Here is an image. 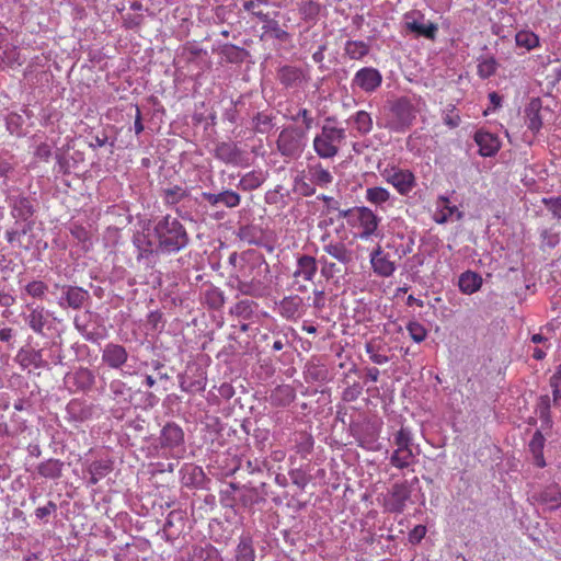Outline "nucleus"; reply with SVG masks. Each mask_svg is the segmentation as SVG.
I'll return each mask as SVG.
<instances>
[{"instance_id":"obj_1","label":"nucleus","mask_w":561,"mask_h":561,"mask_svg":"<svg viewBox=\"0 0 561 561\" xmlns=\"http://www.w3.org/2000/svg\"><path fill=\"white\" fill-rule=\"evenodd\" d=\"M158 248L165 253L179 252L188 244V234L184 226L174 217L167 215L154 226Z\"/></svg>"},{"instance_id":"obj_2","label":"nucleus","mask_w":561,"mask_h":561,"mask_svg":"<svg viewBox=\"0 0 561 561\" xmlns=\"http://www.w3.org/2000/svg\"><path fill=\"white\" fill-rule=\"evenodd\" d=\"M339 216L347 219L348 226L356 231V238L366 241L378 236L381 218L369 207L359 206L350 208L340 211Z\"/></svg>"},{"instance_id":"obj_3","label":"nucleus","mask_w":561,"mask_h":561,"mask_svg":"<svg viewBox=\"0 0 561 561\" xmlns=\"http://www.w3.org/2000/svg\"><path fill=\"white\" fill-rule=\"evenodd\" d=\"M334 121V118L328 117L321 131L313 138V150L321 159L334 158L340 151V146L346 139L345 128L330 124Z\"/></svg>"},{"instance_id":"obj_4","label":"nucleus","mask_w":561,"mask_h":561,"mask_svg":"<svg viewBox=\"0 0 561 561\" xmlns=\"http://www.w3.org/2000/svg\"><path fill=\"white\" fill-rule=\"evenodd\" d=\"M412 433L409 428L401 427L393 435L396 449L390 457V463L398 469H404L415 462L416 456L412 451Z\"/></svg>"},{"instance_id":"obj_5","label":"nucleus","mask_w":561,"mask_h":561,"mask_svg":"<svg viewBox=\"0 0 561 561\" xmlns=\"http://www.w3.org/2000/svg\"><path fill=\"white\" fill-rule=\"evenodd\" d=\"M305 138L306 133L298 127H286L277 137V150L283 157L296 159L305 149Z\"/></svg>"},{"instance_id":"obj_6","label":"nucleus","mask_w":561,"mask_h":561,"mask_svg":"<svg viewBox=\"0 0 561 561\" xmlns=\"http://www.w3.org/2000/svg\"><path fill=\"white\" fill-rule=\"evenodd\" d=\"M411 485L408 481L396 482L383 495L382 506L389 513H402L411 497Z\"/></svg>"},{"instance_id":"obj_7","label":"nucleus","mask_w":561,"mask_h":561,"mask_svg":"<svg viewBox=\"0 0 561 561\" xmlns=\"http://www.w3.org/2000/svg\"><path fill=\"white\" fill-rule=\"evenodd\" d=\"M391 113L394 119L390 123V128L394 131H405L416 116L414 105L408 98L398 99L391 106Z\"/></svg>"},{"instance_id":"obj_8","label":"nucleus","mask_w":561,"mask_h":561,"mask_svg":"<svg viewBox=\"0 0 561 561\" xmlns=\"http://www.w3.org/2000/svg\"><path fill=\"white\" fill-rule=\"evenodd\" d=\"M318 272V263L316 257L301 254L297 256L296 267L293 272V279L296 289L299 291L307 290V286L301 282L312 283Z\"/></svg>"},{"instance_id":"obj_9","label":"nucleus","mask_w":561,"mask_h":561,"mask_svg":"<svg viewBox=\"0 0 561 561\" xmlns=\"http://www.w3.org/2000/svg\"><path fill=\"white\" fill-rule=\"evenodd\" d=\"M397 260L390 251L377 245L370 253V265L374 273L380 277H390L397 270Z\"/></svg>"},{"instance_id":"obj_10","label":"nucleus","mask_w":561,"mask_h":561,"mask_svg":"<svg viewBox=\"0 0 561 561\" xmlns=\"http://www.w3.org/2000/svg\"><path fill=\"white\" fill-rule=\"evenodd\" d=\"M382 175L385 180L401 195H408L416 185L415 176L409 170L392 167L390 169H386Z\"/></svg>"},{"instance_id":"obj_11","label":"nucleus","mask_w":561,"mask_h":561,"mask_svg":"<svg viewBox=\"0 0 561 561\" xmlns=\"http://www.w3.org/2000/svg\"><path fill=\"white\" fill-rule=\"evenodd\" d=\"M382 83L381 72L374 67H364L356 71L351 85L366 93L375 92Z\"/></svg>"},{"instance_id":"obj_12","label":"nucleus","mask_w":561,"mask_h":561,"mask_svg":"<svg viewBox=\"0 0 561 561\" xmlns=\"http://www.w3.org/2000/svg\"><path fill=\"white\" fill-rule=\"evenodd\" d=\"M473 139L479 147V154L482 157H493L501 149L499 137L485 130H477Z\"/></svg>"},{"instance_id":"obj_13","label":"nucleus","mask_w":561,"mask_h":561,"mask_svg":"<svg viewBox=\"0 0 561 561\" xmlns=\"http://www.w3.org/2000/svg\"><path fill=\"white\" fill-rule=\"evenodd\" d=\"M128 358L126 348L123 345L108 343L102 351V360L111 368H121Z\"/></svg>"},{"instance_id":"obj_14","label":"nucleus","mask_w":561,"mask_h":561,"mask_svg":"<svg viewBox=\"0 0 561 561\" xmlns=\"http://www.w3.org/2000/svg\"><path fill=\"white\" fill-rule=\"evenodd\" d=\"M305 172L310 182L322 188L329 187L334 180L333 174L321 162L308 163Z\"/></svg>"},{"instance_id":"obj_15","label":"nucleus","mask_w":561,"mask_h":561,"mask_svg":"<svg viewBox=\"0 0 561 561\" xmlns=\"http://www.w3.org/2000/svg\"><path fill=\"white\" fill-rule=\"evenodd\" d=\"M541 100L531 99L525 108V123L529 130L537 134L542 127Z\"/></svg>"},{"instance_id":"obj_16","label":"nucleus","mask_w":561,"mask_h":561,"mask_svg":"<svg viewBox=\"0 0 561 561\" xmlns=\"http://www.w3.org/2000/svg\"><path fill=\"white\" fill-rule=\"evenodd\" d=\"M535 500L548 510H558L561 507V486L556 483L547 485L535 495Z\"/></svg>"},{"instance_id":"obj_17","label":"nucleus","mask_w":561,"mask_h":561,"mask_svg":"<svg viewBox=\"0 0 561 561\" xmlns=\"http://www.w3.org/2000/svg\"><path fill=\"white\" fill-rule=\"evenodd\" d=\"M202 197L211 206H216L221 203L228 208H234L238 207L241 203L240 194L230 190L220 192L218 194L203 192Z\"/></svg>"},{"instance_id":"obj_18","label":"nucleus","mask_w":561,"mask_h":561,"mask_svg":"<svg viewBox=\"0 0 561 561\" xmlns=\"http://www.w3.org/2000/svg\"><path fill=\"white\" fill-rule=\"evenodd\" d=\"M160 440L163 447H178L184 442L183 430L175 423H168L161 431Z\"/></svg>"},{"instance_id":"obj_19","label":"nucleus","mask_w":561,"mask_h":561,"mask_svg":"<svg viewBox=\"0 0 561 561\" xmlns=\"http://www.w3.org/2000/svg\"><path fill=\"white\" fill-rule=\"evenodd\" d=\"M278 80L283 85L294 88L300 85L306 80V76L298 67L284 66L278 70Z\"/></svg>"},{"instance_id":"obj_20","label":"nucleus","mask_w":561,"mask_h":561,"mask_svg":"<svg viewBox=\"0 0 561 561\" xmlns=\"http://www.w3.org/2000/svg\"><path fill=\"white\" fill-rule=\"evenodd\" d=\"M296 398L295 389L289 385H280L272 390L270 402L274 407H287Z\"/></svg>"},{"instance_id":"obj_21","label":"nucleus","mask_w":561,"mask_h":561,"mask_svg":"<svg viewBox=\"0 0 561 561\" xmlns=\"http://www.w3.org/2000/svg\"><path fill=\"white\" fill-rule=\"evenodd\" d=\"M370 51V45L359 39H348L344 45V55L351 60H363Z\"/></svg>"},{"instance_id":"obj_22","label":"nucleus","mask_w":561,"mask_h":561,"mask_svg":"<svg viewBox=\"0 0 561 561\" xmlns=\"http://www.w3.org/2000/svg\"><path fill=\"white\" fill-rule=\"evenodd\" d=\"M458 286L460 291L471 295L481 288L482 277L476 272H463L459 277Z\"/></svg>"},{"instance_id":"obj_23","label":"nucleus","mask_w":561,"mask_h":561,"mask_svg":"<svg viewBox=\"0 0 561 561\" xmlns=\"http://www.w3.org/2000/svg\"><path fill=\"white\" fill-rule=\"evenodd\" d=\"M255 549L250 535H242L236 548V561H255Z\"/></svg>"},{"instance_id":"obj_24","label":"nucleus","mask_w":561,"mask_h":561,"mask_svg":"<svg viewBox=\"0 0 561 561\" xmlns=\"http://www.w3.org/2000/svg\"><path fill=\"white\" fill-rule=\"evenodd\" d=\"M323 250L343 264H348L353 259L352 251L343 242H330L324 244Z\"/></svg>"},{"instance_id":"obj_25","label":"nucleus","mask_w":561,"mask_h":561,"mask_svg":"<svg viewBox=\"0 0 561 561\" xmlns=\"http://www.w3.org/2000/svg\"><path fill=\"white\" fill-rule=\"evenodd\" d=\"M302 300L300 297H285L279 302V313L283 318L287 320H293L299 316V310L301 307Z\"/></svg>"},{"instance_id":"obj_26","label":"nucleus","mask_w":561,"mask_h":561,"mask_svg":"<svg viewBox=\"0 0 561 561\" xmlns=\"http://www.w3.org/2000/svg\"><path fill=\"white\" fill-rule=\"evenodd\" d=\"M65 298L68 307L72 309H80L89 298V293L81 287L67 286Z\"/></svg>"},{"instance_id":"obj_27","label":"nucleus","mask_w":561,"mask_h":561,"mask_svg":"<svg viewBox=\"0 0 561 561\" xmlns=\"http://www.w3.org/2000/svg\"><path fill=\"white\" fill-rule=\"evenodd\" d=\"M90 473L89 484L94 485L112 471V461L96 460L88 469Z\"/></svg>"},{"instance_id":"obj_28","label":"nucleus","mask_w":561,"mask_h":561,"mask_svg":"<svg viewBox=\"0 0 561 561\" xmlns=\"http://www.w3.org/2000/svg\"><path fill=\"white\" fill-rule=\"evenodd\" d=\"M295 449L302 458H307L313 450L314 440L307 432L295 433Z\"/></svg>"},{"instance_id":"obj_29","label":"nucleus","mask_w":561,"mask_h":561,"mask_svg":"<svg viewBox=\"0 0 561 561\" xmlns=\"http://www.w3.org/2000/svg\"><path fill=\"white\" fill-rule=\"evenodd\" d=\"M30 313L26 317L28 327L36 333H43L46 318L45 310L43 307H31L27 306Z\"/></svg>"},{"instance_id":"obj_30","label":"nucleus","mask_w":561,"mask_h":561,"mask_svg":"<svg viewBox=\"0 0 561 561\" xmlns=\"http://www.w3.org/2000/svg\"><path fill=\"white\" fill-rule=\"evenodd\" d=\"M64 468V462L59 459L50 458L44 462H42L37 471L38 473L47 479H58L61 476Z\"/></svg>"},{"instance_id":"obj_31","label":"nucleus","mask_w":561,"mask_h":561,"mask_svg":"<svg viewBox=\"0 0 561 561\" xmlns=\"http://www.w3.org/2000/svg\"><path fill=\"white\" fill-rule=\"evenodd\" d=\"M405 28L412 33H415L417 36H424L425 38L434 41L438 31L436 24L430 22L427 24H422L416 21L407 22Z\"/></svg>"},{"instance_id":"obj_32","label":"nucleus","mask_w":561,"mask_h":561,"mask_svg":"<svg viewBox=\"0 0 561 561\" xmlns=\"http://www.w3.org/2000/svg\"><path fill=\"white\" fill-rule=\"evenodd\" d=\"M354 128L360 136L369 134L373 129V118L366 111H358L352 117Z\"/></svg>"},{"instance_id":"obj_33","label":"nucleus","mask_w":561,"mask_h":561,"mask_svg":"<svg viewBox=\"0 0 561 561\" xmlns=\"http://www.w3.org/2000/svg\"><path fill=\"white\" fill-rule=\"evenodd\" d=\"M412 240H409V242L404 244L403 236H397L387 243L386 249L391 250L393 257L401 260L412 251Z\"/></svg>"},{"instance_id":"obj_34","label":"nucleus","mask_w":561,"mask_h":561,"mask_svg":"<svg viewBox=\"0 0 561 561\" xmlns=\"http://www.w3.org/2000/svg\"><path fill=\"white\" fill-rule=\"evenodd\" d=\"M365 351L369 359L377 365H383L389 362V357L382 353L381 342L378 340H370L365 344Z\"/></svg>"},{"instance_id":"obj_35","label":"nucleus","mask_w":561,"mask_h":561,"mask_svg":"<svg viewBox=\"0 0 561 561\" xmlns=\"http://www.w3.org/2000/svg\"><path fill=\"white\" fill-rule=\"evenodd\" d=\"M264 181L265 176L262 171H251L240 179L238 186L242 191H254L260 187Z\"/></svg>"},{"instance_id":"obj_36","label":"nucleus","mask_w":561,"mask_h":561,"mask_svg":"<svg viewBox=\"0 0 561 561\" xmlns=\"http://www.w3.org/2000/svg\"><path fill=\"white\" fill-rule=\"evenodd\" d=\"M188 196V191L180 185L167 187L162 192V198L165 205L173 206Z\"/></svg>"},{"instance_id":"obj_37","label":"nucleus","mask_w":561,"mask_h":561,"mask_svg":"<svg viewBox=\"0 0 561 561\" xmlns=\"http://www.w3.org/2000/svg\"><path fill=\"white\" fill-rule=\"evenodd\" d=\"M515 43L518 47L531 50L539 46V37L531 31L523 30L516 33Z\"/></svg>"},{"instance_id":"obj_38","label":"nucleus","mask_w":561,"mask_h":561,"mask_svg":"<svg viewBox=\"0 0 561 561\" xmlns=\"http://www.w3.org/2000/svg\"><path fill=\"white\" fill-rule=\"evenodd\" d=\"M365 198L368 203L380 206L390 199V193L387 188L381 186L368 187L365 193Z\"/></svg>"},{"instance_id":"obj_39","label":"nucleus","mask_w":561,"mask_h":561,"mask_svg":"<svg viewBox=\"0 0 561 561\" xmlns=\"http://www.w3.org/2000/svg\"><path fill=\"white\" fill-rule=\"evenodd\" d=\"M285 117L291 122H298L301 119L307 130H309L313 125V117L311 112L305 107H298L295 111L287 108Z\"/></svg>"},{"instance_id":"obj_40","label":"nucleus","mask_w":561,"mask_h":561,"mask_svg":"<svg viewBox=\"0 0 561 561\" xmlns=\"http://www.w3.org/2000/svg\"><path fill=\"white\" fill-rule=\"evenodd\" d=\"M294 190L305 197L316 194V185L308 180L305 171L295 178Z\"/></svg>"},{"instance_id":"obj_41","label":"nucleus","mask_w":561,"mask_h":561,"mask_svg":"<svg viewBox=\"0 0 561 561\" xmlns=\"http://www.w3.org/2000/svg\"><path fill=\"white\" fill-rule=\"evenodd\" d=\"M438 207H442L440 209H437L434 215V220L437 224H445L447 222L454 213L457 210L455 206L449 205V199L447 197L440 196L438 199Z\"/></svg>"},{"instance_id":"obj_42","label":"nucleus","mask_w":561,"mask_h":561,"mask_svg":"<svg viewBox=\"0 0 561 561\" xmlns=\"http://www.w3.org/2000/svg\"><path fill=\"white\" fill-rule=\"evenodd\" d=\"M238 277H242L238 280V288L244 295L250 296H260L261 295V286L259 283L247 279L245 267L240 270V275Z\"/></svg>"},{"instance_id":"obj_43","label":"nucleus","mask_w":561,"mask_h":561,"mask_svg":"<svg viewBox=\"0 0 561 561\" xmlns=\"http://www.w3.org/2000/svg\"><path fill=\"white\" fill-rule=\"evenodd\" d=\"M274 116L265 112H259L253 117V130L260 134L268 133L273 127Z\"/></svg>"},{"instance_id":"obj_44","label":"nucleus","mask_w":561,"mask_h":561,"mask_svg":"<svg viewBox=\"0 0 561 561\" xmlns=\"http://www.w3.org/2000/svg\"><path fill=\"white\" fill-rule=\"evenodd\" d=\"M497 62L494 57H485L479 60L477 66L478 76L481 79H488L495 75L497 70Z\"/></svg>"},{"instance_id":"obj_45","label":"nucleus","mask_w":561,"mask_h":561,"mask_svg":"<svg viewBox=\"0 0 561 561\" xmlns=\"http://www.w3.org/2000/svg\"><path fill=\"white\" fill-rule=\"evenodd\" d=\"M76 385L81 390L90 389L94 383V375L88 368H80L73 374Z\"/></svg>"},{"instance_id":"obj_46","label":"nucleus","mask_w":561,"mask_h":561,"mask_svg":"<svg viewBox=\"0 0 561 561\" xmlns=\"http://www.w3.org/2000/svg\"><path fill=\"white\" fill-rule=\"evenodd\" d=\"M216 156L224 162L230 163L236 161L238 153L234 146L231 144L222 142L217 147Z\"/></svg>"},{"instance_id":"obj_47","label":"nucleus","mask_w":561,"mask_h":561,"mask_svg":"<svg viewBox=\"0 0 561 561\" xmlns=\"http://www.w3.org/2000/svg\"><path fill=\"white\" fill-rule=\"evenodd\" d=\"M254 305L255 304L249 299L240 300L232 307L231 313L243 319H250L253 313Z\"/></svg>"},{"instance_id":"obj_48","label":"nucleus","mask_w":561,"mask_h":561,"mask_svg":"<svg viewBox=\"0 0 561 561\" xmlns=\"http://www.w3.org/2000/svg\"><path fill=\"white\" fill-rule=\"evenodd\" d=\"M407 330H408L409 335L411 336V339L414 342H416V343L423 342L426 339V336H427L426 329L424 328L423 324H421L417 321L409 322L408 325H407Z\"/></svg>"},{"instance_id":"obj_49","label":"nucleus","mask_w":561,"mask_h":561,"mask_svg":"<svg viewBox=\"0 0 561 561\" xmlns=\"http://www.w3.org/2000/svg\"><path fill=\"white\" fill-rule=\"evenodd\" d=\"M47 290L48 286L42 280H32L25 286V291L33 298L42 299Z\"/></svg>"},{"instance_id":"obj_50","label":"nucleus","mask_w":561,"mask_h":561,"mask_svg":"<svg viewBox=\"0 0 561 561\" xmlns=\"http://www.w3.org/2000/svg\"><path fill=\"white\" fill-rule=\"evenodd\" d=\"M550 386L553 389L554 405H561V365L550 378Z\"/></svg>"},{"instance_id":"obj_51","label":"nucleus","mask_w":561,"mask_h":561,"mask_svg":"<svg viewBox=\"0 0 561 561\" xmlns=\"http://www.w3.org/2000/svg\"><path fill=\"white\" fill-rule=\"evenodd\" d=\"M291 482L299 489L304 490L310 481V477L302 470L297 469L289 473Z\"/></svg>"},{"instance_id":"obj_52","label":"nucleus","mask_w":561,"mask_h":561,"mask_svg":"<svg viewBox=\"0 0 561 561\" xmlns=\"http://www.w3.org/2000/svg\"><path fill=\"white\" fill-rule=\"evenodd\" d=\"M265 32H271L273 36L277 39L285 41L288 37V33L283 30L278 22L273 20L268 21V25H264Z\"/></svg>"},{"instance_id":"obj_53","label":"nucleus","mask_w":561,"mask_h":561,"mask_svg":"<svg viewBox=\"0 0 561 561\" xmlns=\"http://www.w3.org/2000/svg\"><path fill=\"white\" fill-rule=\"evenodd\" d=\"M14 209L19 210V216H22L24 218L33 215L32 205H31L30 201L25 197H21L16 201V203L14 205Z\"/></svg>"},{"instance_id":"obj_54","label":"nucleus","mask_w":561,"mask_h":561,"mask_svg":"<svg viewBox=\"0 0 561 561\" xmlns=\"http://www.w3.org/2000/svg\"><path fill=\"white\" fill-rule=\"evenodd\" d=\"M545 442H546V439H545L543 435L541 434V432L536 431L529 442L530 453L534 454V453L543 451Z\"/></svg>"},{"instance_id":"obj_55","label":"nucleus","mask_w":561,"mask_h":561,"mask_svg":"<svg viewBox=\"0 0 561 561\" xmlns=\"http://www.w3.org/2000/svg\"><path fill=\"white\" fill-rule=\"evenodd\" d=\"M181 389L187 392L202 391L205 389L204 379L187 381L186 378H182L180 382Z\"/></svg>"},{"instance_id":"obj_56","label":"nucleus","mask_w":561,"mask_h":561,"mask_svg":"<svg viewBox=\"0 0 561 561\" xmlns=\"http://www.w3.org/2000/svg\"><path fill=\"white\" fill-rule=\"evenodd\" d=\"M71 236L77 239L79 242H87L90 238L89 231L81 225H72L70 228Z\"/></svg>"},{"instance_id":"obj_57","label":"nucleus","mask_w":561,"mask_h":561,"mask_svg":"<svg viewBox=\"0 0 561 561\" xmlns=\"http://www.w3.org/2000/svg\"><path fill=\"white\" fill-rule=\"evenodd\" d=\"M317 198L324 203L327 214L337 211V210L341 211L340 210V202L337 199H335L334 197L322 194V195H319Z\"/></svg>"},{"instance_id":"obj_58","label":"nucleus","mask_w":561,"mask_h":561,"mask_svg":"<svg viewBox=\"0 0 561 561\" xmlns=\"http://www.w3.org/2000/svg\"><path fill=\"white\" fill-rule=\"evenodd\" d=\"M57 511V505L55 502L49 501L45 506L37 507L35 510V516L38 519H45L50 514L55 513Z\"/></svg>"},{"instance_id":"obj_59","label":"nucleus","mask_w":561,"mask_h":561,"mask_svg":"<svg viewBox=\"0 0 561 561\" xmlns=\"http://www.w3.org/2000/svg\"><path fill=\"white\" fill-rule=\"evenodd\" d=\"M426 535V527L416 525L409 534V540L412 543H419Z\"/></svg>"},{"instance_id":"obj_60","label":"nucleus","mask_w":561,"mask_h":561,"mask_svg":"<svg viewBox=\"0 0 561 561\" xmlns=\"http://www.w3.org/2000/svg\"><path fill=\"white\" fill-rule=\"evenodd\" d=\"M34 154L41 160L46 161L51 154V148L48 144L42 142L36 147Z\"/></svg>"},{"instance_id":"obj_61","label":"nucleus","mask_w":561,"mask_h":561,"mask_svg":"<svg viewBox=\"0 0 561 561\" xmlns=\"http://www.w3.org/2000/svg\"><path fill=\"white\" fill-rule=\"evenodd\" d=\"M207 298L209 300V305L213 307V308H219L222 306L224 304V297L221 295V293L217 291V290H211L207 294Z\"/></svg>"},{"instance_id":"obj_62","label":"nucleus","mask_w":561,"mask_h":561,"mask_svg":"<svg viewBox=\"0 0 561 561\" xmlns=\"http://www.w3.org/2000/svg\"><path fill=\"white\" fill-rule=\"evenodd\" d=\"M175 519H183L182 512L172 511L168 514L163 526V531L167 533L174 525Z\"/></svg>"},{"instance_id":"obj_63","label":"nucleus","mask_w":561,"mask_h":561,"mask_svg":"<svg viewBox=\"0 0 561 561\" xmlns=\"http://www.w3.org/2000/svg\"><path fill=\"white\" fill-rule=\"evenodd\" d=\"M461 122V118L458 114H446V116L444 117V124L450 128H456L459 126Z\"/></svg>"},{"instance_id":"obj_64","label":"nucleus","mask_w":561,"mask_h":561,"mask_svg":"<svg viewBox=\"0 0 561 561\" xmlns=\"http://www.w3.org/2000/svg\"><path fill=\"white\" fill-rule=\"evenodd\" d=\"M360 392L362 387L359 385H354L353 387H350L344 391V399L354 400L360 394Z\"/></svg>"}]
</instances>
